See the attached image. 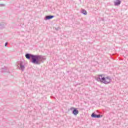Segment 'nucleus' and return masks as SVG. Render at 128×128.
I'll return each instance as SVG.
<instances>
[{"instance_id": "obj_2", "label": "nucleus", "mask_w": 128, "mask_h": 128, "mask_svg": "<svg viewBox=\"0 0 128 128\" xmlns=\"http://www.w3.org/2000/svg\"><path fill=\"white\" fill-rule=\"evenodd\" d=\"M32 58V62L33 64H38L40 60V56H31Z\"/></svg>"}, {"instance_id": "obj_3", "label": "nucleus", "mask_w": 128, "mask_h": 128, "mask_svg": "<svg viewBox=\"0 0 128 128\" xmlns=\"http://www.w3.org/2000/svg\"><path fill=\"white\" fill-rule=\"evenodd\" d=\"M73 114H74V116H76V114H78V110L76 109H74L73 110Z\"/></svg>"}, {"instance_id": "obj_9", "label": "nucleus", "mask_w": 128, "mask_h": 128, "mask_svg": "<svg viewBox=\"0 0 128 128\" xmlns=\"http://www.w3.org/2000/svg\"><path fill=\"white\" fill-rule=\"evenodd\" d=\"M20 68L21 70H24V66L22 65H20Z\"/></svg>"}, {"instance_id": "obj_1", "label": "nucleus", "mask_w": 128, "mask_h": 128, "mask_svg": "<svg viewBox=\"0 0 128 128\" xmlns=\"http://www.w3.org/2000/svg\"><path fill=\"white\" fill-rule=\"evenodd\" d=\"M97 80L99 82L106 84H110V82H112L110 77L108 76H104V75H99Z\"/></svg>"}, {"instance_id": "obj_5", "label": "nucleus", "mask_w": 128, "mask_h": 128, "mask_svg": "<svg viewBox=\"0 0 128 128\" xmlns=\"http://www.w3.org/2000/svg\"><path fill=\"white\" fill-rule=\"evenodd\" d=\"M54 18V16H46V20H50Z\"/></svg>"}, {"instance_id": "obj_4", "label": "nucleus", "mask_w": 128, "mask_h": 128, "mask_svg": "<svg viewBox=\"0 0 128 128\" xmlns=\"http://www.w3.org/2000/svg\"><path fill=\"white\" fill-rule=\"evenodd\" d=\"M114 4L116 6H120V0H116V2H114Z\"/></svg>"}, {"instance_id": "obj_8", "label": "nucleus", "mask_w": 128, "mask_h": 128, "mask_svg": "<svg viewBox=\"0 0 128 128\" xmlns=\"http://www.w3.org/2000/svg\"><path fill=\"white\" fill-rule=\"evenodd\" d=\"M92 118H96V114H94V113H92Z\"/></svg>"}, {"instance_id": "obj_10", "label": "nucleus", "mask_w": 128, "mask_h": 128, "mask_svg": "<svg viewBox=\"0 0 128 128\" xmlns=\"http://www.w3.org/2000/svg\"><path fill=\"white\" fill-rule=\"evenodd\" d=\"M97 118H100V115H96V117Z\"/></svg>"}, {"instance_id": "obj_11", "label": "nucleus", "mask_w": 128, "mask_h": 128, "mask_svg": "<svg viewBox=\"0 0 128 128\" xmlns=\"http://www.w3.org/2000/svg\"><path fill=\"white\" fill-rule=\"evenodd\" d=\"M7 45H8V43H6L5 44V46H6Z\"/></svg>"}, {"instance_id": "obj_7", "label": "nucleus", "mask_w": 128, "mask_h": 128, "mask_svg": "<svg viewBox=\"0 0 128 128\" xmlns=\"http://www.w3.org/2000/svg\"><path fill=\"white\" fill-rule=\"evenodd\" d=\"M82 14H88V12H86V10H82Z\"/></svg>"}, {"instance_id": "obj_6", "label": "nucleus", "mask_w": 128, "mask_h": 128, "mask_svg": "<svg viewBox=\"0 0 128 128\" xmlns=\"http://www.w3.org/2000/svg\"><path fill=\"white\" fill-rule=\"evenodd\" d=\"M26 58L30 60V54H26Z\"/></svg>"}]
</instances>
